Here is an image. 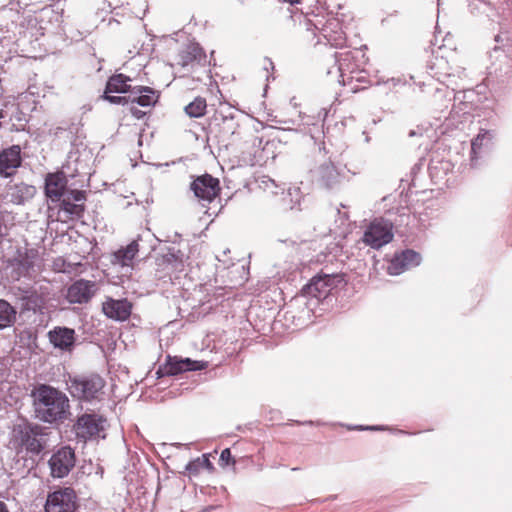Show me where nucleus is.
Masks as SVG:
<instances>
[{
    "mask_svg": "<svg viewBox=\"0 0 512 512\" xmlns=\"http://www.w3.org/2000/svg\"><path fill=\"white\" fill-rule=\"evenodd\" d=\"M206 109V99L203 97H196L185 107V112L191 118H200L206 114Z\"/></svg>",
    "mask_w": 512,
    "mask_h": 512,
    "instance_id": "obj_26",
    "label": "nucleus"
},
{
    "mask_svg": "<svg viewBox=\"0 0 512 512\" xmlns=\"http://www.w3.org/2000/svg\"><path fill=\"white\" fill-rule=\"evenodd\" d=\"M75 461V453L72 448L68 446L60 448L49 460L51 475L55 478L67 476L75 466Z\"/></svg>",
    "mask_w": 512,
    "mask_h": 512,
    "instance_id": "obj_8",
    "label": "nucleus"
},
{
    "mask_svg": "<svg viewBox=\"0 0 512 512\" xmlns=\"http://www.w3.org/2000/svg\"><path fill=\"white\" fill-rule=\"evenodd\" d=\"M104 387L105 380L94 373L75 377L70 384L74 396L88 401L98 399L103 394Z\"/></svg>",
    "mask_w": 512,
    "mask_h": 512,
    "instance_id": "obj_4",
    "label": "nucleus"
},
{
    "mask_svg": "<svg viewBox=\"0 0 512 512\" xmlns=\"http://www.w3.org/2000/svg\"><path fill=\"white\" fill-rule=\"evenodd\" d=\"M60 210L67 214L68 219H79L84 215L85 205L83 203H72L69 199H62L60 202Z\"/></svg>",
    "mask_w": 512,
    "mask_h": 512,
    "instance_id": "obj_25",
    "label": "nucleus"
},
{
    "mask_svg": "<svg viewBox=\"0 0 512 512\" xmlns=\"http://www.w3.org/2000/svg\"><path fill=\"white\" fill-rule=\"evenodd\" d=\"M50 343L56 349L71 351L76 341L75 330L57 326L48 332Z\"/></svg>",
    "mask_w": 512,
    "mask_h": 512,
    "instance_id": "obj_17",
    "label": "nucleus"
},
{
    "mask_svg": "<svg viewBox=\"0 0 512 512\" xmlns=\"http://www.w3.org/2000/svg\"><path fill=\"white\" fill-rule=\"evenodd\" d=\"M297 19L300 26L303 25L305 27L304 31H300L302 41L313 43L317 39L315 44H318L320 42L318 34H320L331 46L340 49L345 47L346 36L337 19H329L320 29L302 14L298 15Z\"/></svg>",
    "mask_w": 512,
    "mask_h": 512,
    "instance_id": "obj_2",
    "label": "nucleus"
},
{
    "mask_svg": "<svg viewBox=\"0 0 512 512\" xmlns=\"http://www.w3.org/2000/svg\"><path fill=\"white\" fill-rule=\"evenodd\" d=\"M139 252V243L136 240L130 242L127 246L119 248L111 254L110 262L120 267H133L134 260Z\"/></svg>",
    "mask_w": 512,
    "mask_h": 512,
    "instance_id": "obj_19",
    "label": "nucleus"
},
{
    "mask_svg": "<svg viewBox=\"0 0 512 512\" xmlns=\"http://www.w3.org/2000/svg\"><path fill=\"white\" fill-rule=\"evenodd\" d=\"M204 462H208V458H206L205 456H203V458H196L186 465L185 470L189 474L196 475L199 473L201 468L204 467Z\"/></svg>",
    "mask_w": 512,
    "mask_h": 512,
    "instance_id": "obj_31",
    "label": "nucleus"
},
{
    "mask_svg": "<svg viewBox=\"0 0 512 512\" xmlns=\"http://www.w3.org/2000/svg\"><path fill=\"white\" fill-rule=\"evenodd\" d=\"M339 282L340 278L338 275L318 274L305 286L304 291L308 296L319 300L325 299Z\"/></svg>",
    "mask_w": 512,
    "mask_h": 512,
    "instance_id": "obj_9",
    "label": "nucleus"
},
{
    "mask_svg": "<svg viewBox=\"0 0 512 512\" xmlns=\"http://www.w3.org/2000/svg\"><path fill=\"white\" fill-rule=\"evenodd\" d=\"M95 293V282L80 279L75 281L67 290V300L70 303H86Z\"/></svg>",
    "mask_w": 512,
    "mask_h": 512,
    "instance_id": "obj_16",
    "label": "nucleus"
},
{
    "mask_svg": "<svg viewBox=\"0 0 512 512\" xmlns=\"http://www.w3.org/2000/svg\"><path fill=\"white\" fill-rule=\"evenodd\" d=\"M130 82L131 78L123 73L113 74L108 78L104 92H106V94H131L133 87L131 86Z\"/></svg>",
    "mask_w": 512,
    "mask_h": 512,
    "instance_id": "obj_22",
    "label": "nucleus"
},
{
    "mask_svg": "<svg viewBox=\"0 0 512 512\" xmlns=\"http://www.w3.org/2000/svg\"><path fill=\"white\" fill-rule=\"evenodd\" d=\"M400 255L403 259L406 269L418 266L421 262L420 254L415 252L414 250H410V249L404 250V251L400 252Z\"/></svg>",
    "mask_w": 512,
    "mask_h": 512,
    "instance_id": "obj_29",
    "label": "nucleus"
},
{
    "mask_svg": "<svg viewBox=\"0 0 512 512\" xmlns=\"http://www.w3.org/2000/svg\"><path fill=\"white\" fill-rule=\"evenodd\" d=\"M406 270L403 259L400 253H395L394 256L389 260L387 265V273L389 275H399Z\"/></svg>",
    "mask_w": 512,
    "mask_h": 512,
    "instance_id": "obj_27",
    "label": "nucleus"
},
{
    "mask_svg": "<svg viewBox=\"0 0 512 512\" xmlns=\"http://www.w3.org/2000/svg\"><path fill=\"white\" fill-rule=\"evenodd\" d=\"M220 462L223 463L224 465H229V464L235 463V461L232 460V455H231V451L229 448H226L221 452Z\"/></svg>",
    "mask_w": 512,
    "mask_h": 512,
    "instance_id": "obj_32",
    "label": "nucleus"
},
{
    "mask_svg": "<svg viewBox=\"0 0 512 512\" xmlns=\"http://www.w3.org/2000/svg\"><path fill=\"white\" fill-rule=\"evenodd\" d=\"M21 147L12 145L0 152V176L10 178L22 165Z\"/></svg>",
    "mask_w": 512,
    "mask_h": 512,
    "instance_id": "obj_12",
    "label": "nucleus"
},
{
    "mask_svg": "<svg viewBox=\"0 0 512 512\" xmlns=\"http://www.w3.org/2000/svg\"><path fill=\"white\" fill-rule=\"evenodd\" d=\"M68 179L63 171L47 173L45 176L44 194L52 202H58L65 194Z\"/></svg>",
    "mask_w": 512,
    "mask_h": 512,
    "instance_id": "obj_13",
    "label": "nucleus"
},
{
    "mask_svg": "<svg viewBox=\"0 0 512 512\" xmlns=\"http://www.w3.org/2000/svg\"><path fill=\"white\" fill-rule=\"evenodd\" d=\"M112 93L104 92L101 98L110 104H116V105H127L131 104V94L127 96H114L111 95Z\"/></svg>",
    "mask_w": 512,
    "mask_h": 512,
    "instance_id": "obj_30",
    "label": "nucleus"
},
{
    "mask_svg": "<svg viewBox=\"0 0 512 512\" xmlns=\"http://www.w3.org/2000/svg\"><path fill=\"white\" fill-rule=\"evenodd\" d=\"M70 195L75 202H81L84 204V201L86 200L85 192L81 190H72Z\"/></svg>",
    "mask_w": 512,
    "mask_h": 512,
    "instance_id": "obj_33",
    "label": "nucleus"
},
{
    "mask_svg": "<svg viewBox=\"0 0 512 512\" xmlns=\"http://www.w3.org/2000/svg\"><path fill=\"white\" fill-rule=\"evenodd\" d=\"M37 193L34 185L26 184L24 182L8 185L6 197L9 202L15 205H22L31 200Z\"/></svg>",
    "mask_w": 512,
    "mask_h": 512,
    "instance_id": "obj_18",
    "label": "nucleus"
},
{
    "mask_svg": "<svg viewBox=\"0 0 512 512\" xmlns=\"http://www.w3.org/2000/svg\"><path fill=\"white\" fill-rule=\"evenodd\" d=\"M17 311L6 300L0 299V329L12 326L16 321Z\"/></svg>",
    "mask_w": 512,
    "mask_h": 512,
    "instance_id": "obj_24",
    "label": "nucleus"
},
{
    "mask_svg": "<svg viewBox=\"0 0 512 512\" xmlns=\"http://www.w3.org/2000/svg\"><path fill=\"white\" fill-rule=\"evenodd\" d=\"M74 429L77 437L84 441L105 438L106 419L96 414H83L77 419Z\"/></svg>",
    "mask_w": 512,
    "mask_h": 512,
    "instance_id": "obj_5",
    "label": "nucleus"
},
{
    "mask_svg": "<svg viewBox=\"0 0 512 512\" xmlns=\"http://www.w3.org/2000/svg\"><path fill=\"white\" fill-rule=\"evenodd\" d=\"M129 111L136 119H142L146 115L145 111L138 109L134 104H131Z\"/></svg>",
    "mask_w": 512,
    "mask_h": 512,
    "instance_id": "obj_34",
    "label": "nucleus"
},
{
    "mask_svg": "<svg viewBox=\"0 0 512 512\" xmlns=\"http://www.w3.org/2000/svg\"><path fill=\"white\" fill-rule=\"evenodd\" d=\"M35 417L46 423L63 421L69 414V399L60 390L41 384L32 391Z\"/></svg>",
    "mask_w": 512,
    "mask_h": 512,
    "instance_id": "obj_1",
    "label": "nucleus"
},
{
    "mask_svg": "<svg viewBox=\"0 0 512 512\" xmlns=\"http://www.w3.org/2000/svg\"><path fill=\"white\" fill-rule=\"evenodd\" d=\"M210 465V461L208 460V462H204V466H209Z\"/></svg>",
    "mask_w": 512,
    "mask_h": 512,
    "instance_id": "obj_36",
    "label": "nucleus"
},
{
    "mask_svg": "<svg viewBox=\"0 0 512 512\" xmlns=\"http://www.w3.org/2000/svg\"><path fill=\"white\" fill-rule=\"evenodd\" d=\"M39 256L38 250L34 248H18L13 258L9 260L19 275H26L35 265Z\"/></svg>",
    "mask_w": 512,
    "mask_h": 512,
    "instance_id": "obj_15",
    "label": "nucleus"
},
{
    "mask_svg": "<svg viewBox=\"0 0 512 512\" xmlns=\"http://www.w3.org/2000/svg\"><path fill=\"white\" fill-rule=\"evenodd\" d=\"M393 223L382 217L375 218L366 227L362 241L373 249H379L393 240Z\"/></svg>",
    "mask_w": 512,
    "mask_h": 512,
    "instance_id": "obj_3",
    "label": "nucleus"
},
{
    "mask_svg": "<svg viewBox=\"0 0 512 512\" xmlns=\"http://www.w3.org/2000/svg\"><path fill=\"white\" fill-rule=\"evenodd\" d=\"M485 139L491 140L492 137L489 133V131L485 129H481L477 136L472 140L471 142V152L473 155V158L477 157L478 152L481 150L483 146V141Z\"/></svg>",
    "mask_w": 512,
    "mask_h": 512,
    "instance_id": "obj_28",
    "label": "nucleus"
},
{
    "mask_svg": "<svg viewBox=\"0 0 512 512\" xmlns=\"http://www.w3.org/2000/svg\"><path fill=\"white\" fill-rule=\"evenodd\" d=\"M76 494L71 488L54 491L48 495L45 512H75Z\"/></svg>",
    "mask_w": 512,
    "mask_h": 512,
    "instance_id": "obj_7",
    "label": "nucleus"
},
{
    "mask_svg": "<svg viewBox=\"0 0 512 512\" xmlns=\"http://www.w3.org/2000/svg\"><path fill=\"white\" fill-rule=\"evenodd\" d=\"M190 189L199 200L212 202L221 191L220 181L210 174L197 176L191 183Z\"/></svg>",
    "mask_w": 512,
    "mask_h": 512,
    "instance_id": "obj_6",
    "label": "nucleus"
},
{
    "mask_svg": "<svg viewBox=\"0 0 512 512\" xmlns=\"http://www.w3.org/2000/svg\"><path fill=\"white\" fill-rule=\"evenodd\" d=\"M208 363L203 361H193L189 358L178 359L177 356L168 354L167 361L162 365L157 374L159 376L177 375L186 371H197L207 368Z\"/></svg>",
    "mask_w": 512,
    "mask_h": 512,
    "instance_id": "obj_10",
    "label": "nucleus"
},
{
    "mask_svg": "<svg viewBox=\"0 0 512 512\" xmlns=\"http://www.w3.org/2000/svg\"><path fill=\"white\" fill-rule=\"evenodd\" d=\"M133 304L127 299L107 298L102 304L104 315L112 320L123 322L129 319Z\"/></svg>",
    "mask_w": 512,
    "mask_h": 512,
    "instance_id": "obj_14",
    "label": "nucleus"
},
{
    "mask_svg": "<svg viewBox=\"0 0 512 512\" xmlns=\"http://www.w3.org/2000/svg\"><path fill=\"white\" fill-rule=\"evenodd\" d=\"M205 59L206 54L198 43L187 44L178 54V64L182 67L200 64Z\"/></svg>",
    "mask_w": 512,
    "mask_h": 512,
    "instance_id": "obj_20",
    "label": "nucleus"
},
{
    "mask_svg": "<svg viewBox=\"0 0 512 512\" xmlns=\"http://www.w3.org/2000/svg\"><path fill=\"white\" fill-rule=\"evenodd\" d=\"M159 95L149 86H134L131 93V104H138L141 107H152L158 101Z\"/></svg>",
    "mask_w": 512,
    "mask_h": 512,
    "instance_id": "obj_21",
    "label": "nucleus"
},
{
    "mask_svg": "<svg viewBox=\"0 0 512 512\" xmlns=\"http://www.w3.org/2000/svg\"><path fill=\"white\" fill-rule=\"evenodd\" d=\"M0 512H9V510L7 509V506L4 502H1L0 501Z\"/></svg>",
    "mask_w": 512,
    "mask_h": 512,
    "instance_id": "obj_35",
    "label": "nucleus"
},
{
    "mask_svg": "<svg viewBox=\"0 0 512 512\" xmlns=\"http://www.w3.org/2000/svg\"><path fill=\"white\" fill-rule=\"evenodd\" d=\"M357 51L353 50H344L340 52H336L334 57L335 61L338 65V71L340 73V76L343 78V81H345V75L347 73H354L356 70V63H355V53Z\"/></svg>",
    "mask_w": 512,
    "mask_h": 512,
    "instance_id": "obj_23",
    "label": "nucleus"
},
{
    "mask_svg": "<svg viewBox=\"0 0 512 512\" xmlns=\"http://www.w3.org/2000/svg\"><path fill=\"white\" fill-rule=\"evenodd\" d=\"M18 433L21 445L24 446L28 452L39 454L45 448V435L41 426L36 424L27 425L21 428Z\"/></svg>",
    "mask_w": 512,
    "mask_h": 512,
    "instance_id": "obj_11",
    "label": "nucleus"
}]
</instances>
